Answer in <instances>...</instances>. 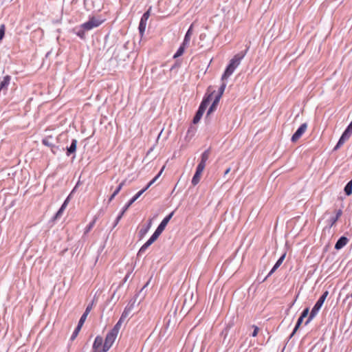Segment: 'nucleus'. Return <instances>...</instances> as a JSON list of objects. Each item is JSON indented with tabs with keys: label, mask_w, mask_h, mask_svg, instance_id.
I'll return each mask as SVG.
<instances>
[{
	"label": "nucleus",
	"mask_w": 352,
	"mask_h": 352,
	"mask_svg": "<svg viewBox=\"0 0 352 352\" xmlns=\"http://www.w3.org/2000/svg\"><path fill=\"white\" fill-rule=\"evenodd\" d=\"M186 47V45H184V44H182L179 47V48L177 50V51L175 54V55L173 56V58H178V57L181 56L184 54V50H185Z\"/></svg>",
	"instance_id": "20"
},
{
	"label": "nucleus",
	"mask_w": 352,
	"mask_h": 352,
	"mask_svg": "<svg viewBox=\"0 0 352 352\" xmlns=\"http://www.w3.org/2000/svg\"><path fill=\"white\" fill-rule=\"evenodd\" d=\"M309 308L305 309L303 310L302 313L301 314L300 316L304 318H306L308 314H309Z\"/></svg>",
	"instance_id": "36"
},
{
	"label": "nucleus",
	"mask_w": 352,
	"mask_h": 352,
	"mask_svg": "<svg viewBox=\"0 0 352 352\" xmlns=\"http://www.w3.org/2000/svg\"><path fill=\"white\" fill-rule=\"evenodd\" d=\"M344 192L348 196L352 194V179L344 187Z\"/></svg>",
	"instance_id": "17"
},
{
	"label": "nucleus",
	"mask_w": 352,
	"mask_h": 352,
	"mask_svg": "<svg viewBox=\"0 0 352 352\" xmlns=\"http://www.w3.org/2000/svg\"><path fill=\"white\" fill-rule=\"evenodd\" d=\"M132 310H133V305H127L124 308V311H123V312H122V314L121 315V317H122L124 320H128L129 317L130 316Z\"/></svg>",
	"instance_id": "13"
},
{
	"label": "nucleus",
	"mask_w": 352,
	"mask_h": 352,
	"mask_svg": "<svg viewBox=\"0 0 352 352\" xmlns=\"http://www.w3.org/2000/svg\"><path fill=\"white\" fill-rule=\"evenodd\" d=\"M219 99H220V94H217L214 97L213 91L210 92V88H209L208 89L206 96L203 99V100L199 107V109L197 111V113L192 120L193 124H197L200 121L206 109L209 106V104L211 103V102H212V103L207 112V116H208L213 111H214L217 109Z\"/></svg>",
	"instance_id": "1"
},
{
	"label": "nucleus",
	"mask_w": 352,
	"mask_h": 352,
	"mask_svg": "<svg viewBox=\"0 0 352 352\" xmlns=\"http://www.w3.org/2000/svg\"><path fill=\"white\" fill-rule=\"evenodd\" d=\"M104 21H105V19L96 18V17H91V19H89V20L88 21H87L86 23H85L82 25V28L85 30L88 31V30L93 29L94 28L98 27Z\"/></svg>",
	"instance_id": "6"
},
{
	"label": "nucleus",
	"mask_w": 352,
	"mask_h": 352,
	"mask_svg": "<svg viewBox=\"0 0 352 352\" xmlns=\"http://www.w3.org/2000/svg\"><path fill=\"white\" fill-rule=\"evenodd\" d=\"M96 219H94L91 222L89 223V224L87 226L85 230V233L89 232L94 226L96 223Z\"/></svg>",
	"instance_id": "28"
},
{
	"label": "nucleus",
	"mask_w": 352,
	"mask_h": 352,
	"mask_svg": "<svg viewBox=\"0 0 352 352\" xmlns=\"http://www.w3.org/2000/svg\"><path fill=\"white\" fill-rule=\"evenodd\" d=\"M87 319V316L86 315H82L81 318H80V320L78 322V325L80 326V327H82L84 322H85Z\"/></svg>",
	"instance_id": "35"
},
{
	"label": "nucleus",
	"mask_w": 352,
	"mask_h": 352,
	"mask_svg": "<svg viewBox=\"0 0 352 352\" xmlns=\"http://www.w3.org/2000/svg\"><path fill=\"white\" fill-rule=\"evenodd\" d=\"M164 168H165V166H163L162 168H161L160 173L147 184V186H146L147 188H149L153 184H154L156 182V180L158 179V178L160 177V175L163 173Z\"/></svg>",
	"instance_id": "19"
},
{
	"label": "nucleus",
	"mask_w": 352,
	"mask_h": 352,
	"mask_svg": "<svg viewBox=\"0 0 352 352\" xmlns=\"http://www.w3.org/2000/svg\"><path fill=\"white\" fill-rule=\"evenodd\" d=\"M342 212L341 210H338L336 212V216L331 219V226H333L336 222L338 220V219L342 215Z\"/></svg>",
	"instance_id": "21"
},
{
	"label": "nucleus",
	"mask_w": 352,
	"mask_h": 352,
	"mask_svg": "<svg viewBox=\"0 0 352 352\" xmlns=\"http://www.w3.org/2000/svg\"><path fill=\"white\" fill-rule=\"evenodd\" d=\"M209 158V152L208 151H204L201 155V162L198 165H202L203 167H206V162Z\"/></svg>",
	"instance_id": "16"
},
{
	"label": "nucleus",
	"mask_w": 352,
	"mask_h": 352,
	"mask_svg": "<svg viewBox=\"0 0 352 352\" xmlns=\"http://www.w3.org/2000/svg\"><path fill=\"white\" fill-rule=\"evenodd\" d=\"M225 88H226V85L225 84H221V96L223 95V91L225 90Z\"/></svg>",
	"instance_id": "39"
},
{
	"label": "nucleus",
	"mask_w": 352,
	"mask_h": 352,
	"mask_svg": "<svg viewBox=\"0 0 352 352\" xmlns=\"http://www.w3.org/2000/svg\"><path fill=\"white\" fill-rule=\"evenodd\" d=\"M258 332V328L257 327H255L254 330V331L252 333V336L253 337L256 336Z\"/></svg>",
	"instance_id": "37"
},
{
	"label": "nucleus",
	"mask_w": 352,
	"mask_h": 352,
	"mask_svg": "<svg viewBox=\"0 0 352 352\" xmlns=\"http://www.w3.org/2000/svg\"><path fill=\"white\" fill-rule=\"evenodd\" d=\"M122 215L123 214H122V212H121L120 214L117 217V219H116V223H118V221L121 219Z\"/></svg>",
	"instance_id": "41"
},
{
	"label": "nucleus",
	"mask_w": 352,
	"mask_h": 352,
	"mask_svg": "<svg viewBox=\"0 0 352 352\" xmlns=\"http://www.w3.org/2000/svg\"><path fill=\"white\" fill-rule=\"evenodd\" d=\"M6 26L4 24L1 25L0 26V41H1L5 35Z\"/></svg>",
	"instance_id": "30"
},
{
	"label": "nucleus",
	"mask_w": 352,
	"mask_h": 352,
	"mask_svg": "<svg viewBox=\"0 0 352 352\" xmlns=\"http://www.w3.org/2000/svg\"><path fill=\"white\" fill-rule=\"evenodd\" d=\"M116 195H114V193H113L111 197H109V202H111L113 199L114 197H116Z\"/></svg>",
	"instance_id": "40"
},
{
	"label": "nucleus",
	"mask_w": 352,
	"mask_h": 352,
	"mask_svg": "<svg viewBox=\"0 0 352 352\" xmlns=\"http://www.w3.org/2000/svg\"><path fill=\"white\" fill-rule=\"evenodd\" d=\"M307 129V124L303 123L300 125V126L298 129V130L294 133L292 137V141L293 142H296L305 132Z\"/></svg>",
	"instance_id": "7"
},
{
	"label": "nucleus",
	"mask_w": 352,
	"mask_h": 352,
	"mask_svg": "<svg viewBox=\"0 0 352 352\" xmlns=\"http://www.w3.org/2000/svg\"><path fill=\"white\" fill-rule=\"evenodd\" d=\"M125 184V181H122L120 184L119 186H118V188L116 189V190L113 192L114 195H117L119 192L121 190V189L122 188L123 186Z\"/></svg>",
	"instance_id": "32"
},
{
	"label": "nucleus",
	"mask_w": 352,
	"mask_h": 352,
	"mask_svg": "<svg viewBox=\"0 0 352 352\" xmlns=\"http://www.w3.org/2000/svg\"><path fill=\"white\" fill-rule=\"evenodd\" d=\"M81 328H82V327H80L78 325L76 327V329L74 330V331L73 332V333L72 335V337H71L72 340H74L77 337Z\"/></svg>",
	"instance_id": "25"
},
{
	"label": "nucleus",
	"mask_w": 352,
	"mask_h": 352,
	"mask_svg": "<svg viewBox=\"0 0 352 352\" xmlns=\"http://www.w3.org/2000/svg\"><path fill=\"white\" fill-rule=\"evenodd\" d=\"M146 27V22L142 20H140V24H139V31L140 34H143Z\"/></svg>",
	"instance_id": "23"
},
{
	"label": "nucleus",
	"mask_w": 352,
	"mask_h": 352,
	"mask_svg": "<svg viewBox=\"0 0 352 352\" xmlns=\"http://www.w3.org/2000/svg\"><path fill=\"white\" fill-rule=\"evenodd\" d=\"M303 319H304V318H302L301 316L299 317V318H298V320L297 321V323L296 324V327H295L292 333L290 336V338H292L296 333V332L297 331V330L300 327V324H302Z\"/></svg>",
	"instance_id": "22"
},
{
	"label": "nucleus",
	"mask_w": 352,
	"mask_h": 352,
	"mask_svg": "<svg viewBox=\"0 0 352 352\" xmlns=\"http://www.w3.org/2000/svg\"><path fill=\"white\" fill-rule=\"evenodd\" d=\"M351 132V129L347 127V129L342 133V137L345 138V140H347L350 137Z\"/></svg>",
	"instance_id": "26"
},
{
	"label": "nucleus",
	"mask_w": 352,
	"mask_h": 352,
	"mask_svg": "<svg viewBox=\"0 0 352 352\" xmlns=\"http://www.w3.org/2000/svg\"><path fill=\"white\" fill-rule=\"evenodd\" d=\"M328 295V292H324V294L320 297L318 300L315 304L314 307H313L309 316L308 319L307 320L305 324H308L316 315L320 307H322L324 301L325 300L327 296Z\"/></svg>",
	"instance_id": "4"
},
{
	"label": "nucleus",
	"mask_w": 352,
	"mask_h": 352,
	"mask_svg": "<svg viewBox=\"0 0 352 352\" xmlns=\"http://www.w3.org/2000/svg\"><path fill=\"white\" fill-rule=\"evenodd\" d=\"M204 167L202 165H198L196 169V172L192 179V184L196 186L200 181Z\"/></svg>",
	"instance_id": "8"
},
{
	"label": "nucleus",
	"mask_w": 352,
	"mask_h": 352,
	"mask_svg": "<svg viewBox=\"0 0 352 352\" xmlns=\"http://www.w3.org/2000/svg\"><path fill=\"white\" fill-rule=\"evenodd\" d=\"M51 137H47V138H44L43 140H42V143L45 145V146H52L53 144L50 142V138Z\"/></svg>",
	"instance_id": "31"
},
{
	"label": "nucleus",
	"mask_w": 352,
	"mask_h": 352,
	"mask_svg": "<svg viewBox=\"0 0 352 352\" xmlns=\"http://www.w3.org/2000/svg\"><path fill=\"white\" fill-rule=\"evenodd\" d=\"M351 297H352V293H351Z\"/></svg>",
	"instance_id": "45"
},
{
	"label": "nucleus",
	"mask_w": 352,
	"mask_h": 352,
	"mask_svg": "<svg viewBox=\"0 0 352 352\" xmlns=\"http://www.w3.org/2000/svg\"><path fill=\"white\" fill-rule=\"evenodd\" d=\"M77 147V140H72L69 147L67 148V155L69 156L72 153H75Z\"/></svg>",
	"instance_id": "12"
},
{
	"label": "nucleus",
	"mask_w": 352,
	"mask_h": 352,
	"mask_svg": "<svg viewBox=\"0 0 352 352\" xmlns=\"http://www.w3.org/2000/svg\"><path fill=\"white\" fill-rule=\"evenodd\" d=\"M151 226V220L149 221L148 224L145 227L140 229L139 231V236L142 239L148 232Z\"/></svg>",
	"instance_id": "14"
},
{
	"label": "nucleus",
	"mask_w": 352,
	"mask_h": 352,
	"mask_svg": "<svg viewBox=\"0 0 352 352\" xmlns=\"http://www.w3.org/2000/svg\"><path fill=\"white\" fill-rule=\"evenodd\" d=\"M173 215V212L170 213L162 221V222L158 226V227L157 228L153 235L151 236V238L140 248V249L138 251V255H141L143 253H144L146 249L157 239V238L160 236L162 232L164 230L166 226L168 223Z\"/></svg>",
	"instance_id": "2"
},
{
	"label": "nucleus",
	"mask_w": 352,
	"mask_h": 352,
	"mask_svg": "<svg viewBox=\"0 0 352 352\" xmlns=\"http://www.w3.org/2000/svg\"><path fill=\"white\" fill-rule=\"evenodd\" d=\"M118 322L122 324L123 322H127V320H124L122 317L120 316Z\"/></svg>",
	"instance_id": "38"
},
{
	"label": "nucleus",
	"mask_w": 352,
	"mask_h": 352,
	"mask_svg": "<svg viewBox=\"0 0 352 352\" xmlns=\"http://www.w3.org/2000/svg\"><path fill=\"white\" fill-rule=\"evenodd\" d=\"M285 255H286V253H284L280 257V258L277 261V262L276 263V264L274 265V266L273 267L272 270L270 272V273L267 277L271 276L276 270V269L282 264L283 261H284V259L285 258Z\"/></svg>",
	"instance_id": "11"
},
{
	"label": "nucleus",
	"mask_w": 352,
	"mask_h": 352,
	"mask_svg": "<svg viewBox=\"0 0 352 352\" xmlns=\"http://www.w3.org/2000/svg\"><path fill=\"white\" fill-rule=\"evenodd\" d=\"M349 240L346 236L340 237L335 245V249L340 250L346 245Z\"/></svg>",
	"instance_id": "10"
},
{
	"label": "nucleus",
	"mask_w": 352,
	"mask_h": 352,
	"mask_svg": "<svg viewBox=\"0 0 352 352\" xmlns=\"http://www.w3.org/2000/svg\"><path fill=\"white\" fill-rule=\"evenodd\" d=\"M91 309H92V305H88V306L87 307L86 310H87V311H91Z\"/></svg>",
	"instance_id": "42"
},
{
	"label": "nucleus",
	"mask_w": 352,
	"mask_h": 352,
	"mask_svg": "<svg viewBox=\"0 0 352 352\" xmlns=\"http://www.w3.org/2000/svg\"><path fill=\"white\" fill-rule=\"evenodd\" d=\"M191 34H192V28L190 27L185 35V37H184V41L182 43V44H184V45L188 46L189 45L190 41Z\"/></svg>",
	"instance_id": "15"
},
{
	"label": "nucleus",
	"mask_w": 352,
	"mask_h": 352,
	"mask_svg": "<svg viewBox=\"0 0 352 352\" xmlns=\"http://www.w3.org/2000/svg\"><path fill=\"white\" fill-rule=\"evenodd\" d=\"M134 203V201H132V199H131L128 204L124 206L122 211V214H124V212L128 210V208Z\"/></svg>",
	"instance_id": "33"
},
{
	"label": "nucleus",
	"mask_w": 352,
	"mask_h": 352,
	"mask_svg": "<svg viewBox=\"0 0 352 352\" xmlns=\"http://www.w3.org/2000/svg\"><path fill=\"white\" fill-rule=\"evenodd\" d=\"M164 168H165V166H163L162 168H161L160 173L147 184V186H146L147 188H149L153 184H154L156 182V180L158 179V178L160 177V175L163 173Z\"/></svg>",
	"instance_id": "18"
},
{
	"label": "nucleus",
	"mask_w": 352,
	"mask_h": 352,
	"mask_svg": "<svg viewBox=\"0 0 352 352\" xmlns=\"http://www.w3.org/2000/svg\"><path fill=\"white\" fill-rule=\"evenodd\" d=\"M148 188L146 186L142 190H140L138 192H137L132 198V201H135Z\"/></svg>",
	"instance_id": "24"
},
{
	"label": "nucleus",
	"mask_w": 352,
	"mask_h": 352,
	"mask_svg": "<svg viewBox=\"0 0 352 352\" xmlns=\"http://www.w3.org/2000/svg\"><path fill=\"white\" fill-rule=\"evenodd\" d=\"M230 171V168H228L224 173V175H227Z\"/></svg>",
	"instance_id": "44"
},
{
	"label": "nucleus",
	"mask_w": 352,
	"mask_h": 352,
	"mask_svg": "<svg viewBox=\"0 0 352 352\" xmlns=\"http://www.w3.org/2000/svg\"><path fill=\"white\" fill-rule=\"evenodd\" d=\"M90 311H87L85 309V313L82 314V315H86V316L87 317L88 314H89Z\"/></svg>",
	"instance_id": "43"
},
{
	"label": "nucleus",
	"mask_w": 352,
	"mask_h": 352,
	"mask_svg": "<svg viewBox=\"0 0 352 352\" xmlns=\"http://www.w3.org/2000/svg\"><path fill=\"white\" fill-rule=\"evenodd\" d=\"M345 138H342V136L340 137L338 144H336V146L334 147V151L336 150H338L343 144L344 142H345Z\"/></svg>",
	"instance_id": "29"
},
{
	"label": "nucleus",
	"mask_w": 352,
	"mask_h": 352,
	"mask_svg": "<svg viewBox=\"0 0 352 352\" xmlns=\"http://www.w3.org/2000/svg\"><path fill=\"white\" fill-rule=\"evenodd\" d=\"M69 197H68L65 200V201L63 202V205L61 206V207L60 208V209L58 210V212H56L54 218L56 219H58L60 218L64 210H65V208H67L68 204H69Z\"/></svg>",
	"instance_id": "9"
},
{
	"label": "nucleus",
	"mask_w": 352,
	"mask_h": 352,
	"mask_svg": "<svg viewBox=\"0 0 352 352\" xmlns=\"http://www.w3.org/2000/svg\"><path fill=\"white\" fill-rule=\"evenodd\" d=\"M243 57V54H238L235 55L230 60L229 65L226 67L223 74L221 76V80H226L229 78L234 69L238 67L240 64L241 59Z\"/></svg>",
	"instance_id": "3"
},
{
	"label": "nucleus",
	"mask_w": 352,
	"mask_h": 352,
	"mask_svg": "<svg viewBox=\"0 0 352 352\" xmlns=\"http://www.w3.org/2000/svg\"><path fill=\"white\" fill-rule=\"evenodd\" d=\"M118 334L113 332L111 330L107 334L103 344L102 352H107L109 350L118 337Z\"/></svg>",
	"instance_id": "5"
},
{
	"label": "nucleus",
	"mask_w": 352,
	"mask_h": 352,
	"mask_svg": "<svg viewBox=\"0 0 352 352\" xmlns=\"http://www.w3.org/2000/svg\"><path fill=\"white\" fill-rule=\"evenodd\" d=\"M121 326H122V324L120 323L118 321V322L114 325V327H113V329H111V331L113 332H115L116 333L118 334L119 333V331L120 330V328H121Z\"/></svg>",
	"instance_id": "27"
},
{
	"label": "nucleus",
	"mask_w": 352,
	"mask_h": 352,
	"mask_svg": "<svg viewBox=\"0 0 352 352\" xmlns=\"http://www.w3.org/2000/svg\"><path fill=\"white\" fill-rule=\"evenodd\" d=\"M149 16H150V10H148L142 15L140 20L147 22V20L148 19Z\"/></svg>",
	"instance_id": "34"
}]
</instances>
